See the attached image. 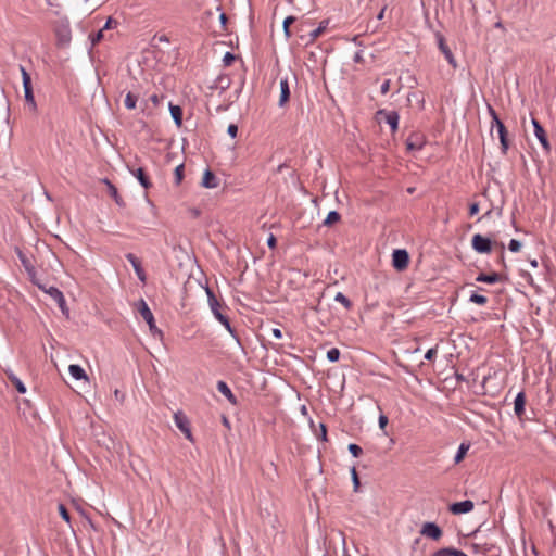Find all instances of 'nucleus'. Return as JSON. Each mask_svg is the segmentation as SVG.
I'll use <instances>...</instances> for the list:
<instances>
[{"label":"nucleus","mask_w":556,"mask_h":556,"mask_svg":"<svg viewBox=\"0 0 556 556\" xmlns=\"http://www.w3.org/2000/svg\"><path fill=\"white\" fill-rule=\"evenodd\" d=\"M207 294V302L208 306L211 308L212 314L214 317L227 329V331L236 339L238 340V337L236 334L235 329L231 327L229 318L226 314H224V311L227 309V306L225 303L218 301L215 293L210 289H205Z\"/></svg>","instance_id":"nucleus-1"},{"label":"nucleus","mask_w":556,"mask_h":556,"mask_svg":"<svg viewBox=\"0 0 556 556\" xmlns=\"http://www.w3.org/2000/svg\"><path fill=\"white\" fill-rule=\"evenodd\" d=\"M35 286H37L40 290H42L45 293H47L60 307L63 315H65L67 318L70 316V309L66 305V301L64 298V294L61 290H59L56 287H47L43 285L37 277L35 276V279H29Z\"/></svg>","instance_id":"nucleus-2"},{"label":"nucleus","mask_w":556,"mask_h":556,"mask_svg":"<svg viewBox=\"0 0 556 556\" xmlns=\"http://www.w3.org/2000/svg\"><path fill=\"white\" fill-rule=\"evenodd\" d=\"M136 308H137L138 313L142 316V318L146 320V323L149 325L150 331L153 334H155V333L161 334V331L155 326V320H154L153 314H152L151 309L149 308L147 302L143 299H140L136 303Z\"/></svg>","instance_id":"nucleus-3"},{"label":"nucleus","mask_w":556,"mask_h":556,"mask_svg":"<svg viewBox=\"0 0 556 556\" xmlns=\"http://www.w3.org/2000/svg\"><path fill=\"white\" fill-rule=\"evenodd\" d=\"M472 249L481 254H488L492 251V242L489 238L476 233L471 240Z\"/></svg>","instance_id":"nucleus-4"},{"label":"nucleus","mask_w":556,"mask_h":556,"mask_svg":"<svg viewBox=\"0 0 556 556\" xmlns=\"http://www.w3.org/2000/svg\"><path fill=\"white\" fill-rule=\"evenodd\" d=\"M176 427L184 433L189 442L194 443L190 421L181 412H176Z\"/></svg>","instance_id":"nucleus-5"},{"label":"nucleus","mask_w":556,"mask_h":556,"mask_svg":"<svg viewBox=\"0 0 556 556\" xmlns=\"http://www.w3.org/2000/svg\"><path fill=\"white\" fill-rule=\"evenodd\" d=\"M409 263V255L406 250L397 249L392 254V265L396 270H404Z\"/></svg>","instance_id":"nucleus-6"},{"label":"nucleus","mask_w":556,"mask_h":556,"mask_svg":"<svg viewBox=\"0 0 556 556\" xmlns=\"http://www.w3.org/2000/svg\"><path fill=\"white\" fill-rule=\"evenodd\" d=\"M442 530L441 528L434 523V522H425L420 529V534L424 536H427L429 539H432L434 541L440 540L442 536Z\"/></svg>","instance_id":"nucleus-7"},{"label":"nucleus","mask_w":556,"mask_h":556,"mask_svg":"<svg viewBox=\"0 0 556 556\" xmlns=\"http://www.w3.org/2000/svg\"><path fill=\"white\" fill-rule=\"evenodd\" d=\"M531 122H532V125H533V128H534V135L538 138V140L540 141L542 148L546 152H549L551 151V144L548 142V139L546 137L544 128L542 127V125L540 124V122L538 119L532 118Z\"/></svg>","instance_id":"nucleus-8"},{"label":"nucleus","mask_w":556,"mask_h":556,"mask_svg":"<svg viewBox=\"0 0 556 556\" xmlns=\"http://www.w3.org/2000/svg\"><path fill=\"white\" fill-rule=\"evenodd\" d=\"M437 39H438V47L440 49V51L444 54L446 61L454 67L456 68L457 67V63H456V60L451 51V49L448 48V46L446 45L445 42V39L442 35L440 34H437Z\"/></svg>","instance_id":"nucleus-9"},{"label":"nucleus","mask_w":556,"mask_h":556,"mask_svg":"<svg viewBox=\"0 0 556 556\" xmlns=\"http://www.w3.org/2000/svg\"><path fill=\"white\" fill-rule=\"evenodd\" d=\"M494 127L497 129V132H498L502 153L506 154L507 150L509 148V143H508V139H507V129L501 119H496Z\"/></svg>","instance_id":"nucleus-10"},{"label":"nucleus","mask_w":556,"mask_h":556,"mask_svg":"<svg viewBox=\"0 0 556 556\" xmlns=\"http://www.w3.org/2000/svg\"><path fill=\"white\" fill-rule=\"evenodd\" d=\"M127 261L132 265V268L141 282H146L147 276L142 268L140 260L132 253L126 254Z\"/></svg>","instance_id":"nucleus-11"},{"label":"nucleus","mask_w":556,"mask_h":556,"mask_svg":"<svg viewBox=\"0 0 556 556\" xmlns=\"http://www.w3.org/2000/svg\"><path fill=\"white\" fill-rule=\"evenodd\" d=\"M473 502L470 500L453 503L450 510L454 515L467 514L473 509Z\"/></svg>","instance_id":"nucleus-12"},{"label":"nucleus","mask_w":556,"mask_h":556,"mask_svg":"<svg viewBox=\"0 0 556 556\" xmlns=\"http://www.w3.org/2000/svg\"><path fill=\"white\" fill-rule=\"evenodd\" d=\"M18 260L21 261L23 267L25 268L26 273L28 274L29 279H35V276L37 275V271L31 264L30 260L23 253V251L18 248L15 249Z\"/></svg>","instance_id":"nucleus-13"},{"label":"nucleus","mask_w":556,"mask_h":556,"mask_svg":"<svg viewBox=\"0 0 556 556\" xmlns=\"http://www.w3.org/2000/svg\"><path fill=\"white\" fill-rule=\"evenodd\" d=\"M525 405H526V394H525V392H519L514 401V412L518 418H521L523 416Z\"/></svg>","instance_id":"nucleus-14"},{"label":"nucleus","mask_w":556,"mask_h":556,"mask_svg":"<svg viewBox=\"0 0 556 556\" xmlns=\"http://www.w3.org/2000/svg\"><path fill=\"white\" fill-rule=\"evenodd\" d=\"M218 178L215 176V174L212 173L210 169H206L203 175L201 185L204 188L213 189L218 187Z\"/></svg>","instance_id":"nucleus-15"},{"label":"nucleus","mask_w":556,"mask_h":556,"mask_svg":"<svg viewBox=\"0 0 556 556\" xmlns=\"http://www.w3.org/2000/svg\"><path fill=\"white\" fill-rule=\"evenodd\" d=\"M5 375L10 382L15 387L18 393L24 394L26 392L25 384L11 369H7Z\"/></svg>","instance_id":"nucleus-16"},{"label":"nucleus","mask_w":556,"mask_h":556,"mask_svg":"<svg viewBox=\"0 0 556 556\" xmlns=\"http://www.w3.org/2000/svg\"><path fill=\"white\" fill-rule=\"evenodd\" d=\"M103 182L108 186L109 194L114 199L118 206H125V202L118 194L117 188L108 179H103Z\"/></svg>","instance_id":"nucleus-17"},{"label":"nucleus","mask_w":556,"mask_h":556,"mask_svg":"<svg viewBox=\"0 0 556 556\" xmlns=\"http://www.w3.org/2000/svg\"><path fill=\"white\" fill-rule=\"evenodd\" d=\"M217 390L224 395L227 397V400L231 403V404H237V399L236 396L233 395L232 391L230 390V388L228 387V384L225 382V381H218L217 382Z\"/></svg>","instance_id":"nucleus-18"},{"label":"nucleus","mask_w":556,"mask_h":556,"mask_svg":"<svg viewBox=\"0 0 556 556\" xmlns=\"http://www.w3.org/2000/svg\"><path fill=\"white\" fill-rule=\"evenodd\" d=\"M132 174L144 189L151 187L150 178L146 173L144 168L138 167L136 170H132Z\"/></svg>","instance_id":"nucleus-19"},{"label":"nucleus","mask_w":556,"mask_h":556,"mask_svg":"<svg viewBox=\"0 0 556 556\" xmlns=\"http://www.w3.org/2000/svg\"><path fill=\"white\" fill-rule=\"evenodd\" d=\"M68 371H70L71 376L76 380H83V379L88 380V376H87L85 369L80 365H77V364L70 365Z\"/></svg>","instance_id":"nucleus-20"},{"label":"nucleus","mask_w":556,"mask_h":556,"mask_svg":"<svg viewBox=\"0 0 556 556\" xmlns=\"http://www.w3.org/2000/svg\"><path fill=\"white\" fill-rule=\"evenodd\" d=\"M290 97V89H289V83L287 78H283L280 80V99H279V105L283 106L286 102L289 100Z\"/></svg>","instance_id":"nucleus-21"},{"label":"nucleus","mask_w":556,"mask_h":556,"mask_svg":"<svg viewBox=\"0 0 556 556\" xmlns=\"http://www.w3.org/2000/svg\"><path fill=\"white\" fill-rule=\"evenodd\" d=\"M478 282L496 283L501 280V276L496 273L493 274H480L476 278Z\"/></svg>","instance_id":"nucleus-22"},{"label":"nucleus","mask_w":556,"mask_h":556,"mask_svg":"<svg viewBox=\"0 0 556 556\" xmlns=\"http://www.w3.org/2000/svg\"><path fill=\"white\" fill-rule=\"evenodd\" d=\"M399 119L400 116L395 111H391L386 114V123L391 127L392 131L397 129Z\"/></svg>","instance_id":"nucleus-23"},{"label":"nucleus","mask_w":556,"mask_h":556,"mask_svg":"<svg viewBox=\"0 0 556 556\" xmlns=\"http://www.w3.org/2000/svg\"><path fill=\"white\" fill-rule=\"evenodd\" d=\"M20 72L22 75L24 91L28 90V89L31 90L33 85H31V77H30L29 73L26 71V68L23 65H20Z\"/></svg>","instance_id":"nucleus-24"},{"label":"nucleus","mask_w":556,"mask_h":556,"mask_svg":"<svg viewBox=\"0 0 556 556\" xmlns=\"http://www.w3.org/2000/svg\"><path fill=\"white\" fill-rule=\"evenodd\" d=\"M328 24H329V21L324 20L320 22L319 26L316 29H314L309 33L311 42L316 40L326 30V28L328 27Z\"/></svg>","instance_id":"nucleus-25"},{"label":"nucleus","mask_w":556,"mask_h":556,"mask_svg":"<svg viewBox=\"0 0 556 556\" xmlns=\"http://www.w3.org/2000/svg\"><path fill=\"white\" fill-rule=\"evenodd\" d=\"M24 98H25V101H26L27 105L29 106L30 111L36 113L37 112V103L35 101L33 89L25 90Z\"/></svg>","instance_id":"nucleus-26"},{"label":"nucleus","mask_w":556,"mask_h":556,"mask_svg":"<svg viewBox=\"0 0 556 556\" xmlns=\"http://www.w3.org/2000/svg\"><path fill=\"white\" fill-rule=\"evenodd\" d=\"M422 141L418 136H410L406 141L408 150H420L422 148Z\"/></svg>","instance_id":"nucleus-27"},{"label":"nucleus","mask_w":556,"mask_h":556,"mask_svg":"<svg viewBox=\"0 0 556 556\" xmlns=\"http://www.w3.org/2000/svg\"><path fill=\"white\" fill-rule=\"evenodd\" d=\"M469 447H470V445L468 443H462L459 445V447L457 450V453H456V455L454 457V463L455 464H459L464 459V457H465L466 453L468 452Z\"/></svg>","instance_id":"nucleus-28"},{"label":"nucleus","mask_w":556,"mask_h":556,"mask_svg":"<svg viewBox=\"0 0 556 556\" xmlns=\"http://www.w3.org/2000/svg\"><path fill=\"white\" fill-rule=\"evenodd\" d=\"M230 86V79L226 76H218L215 81V88L220 89V93L228 89Z\"/></svg>","instance_id":"nucleus-29"},{"label":"nucleus","mask_w":556,"mask_h":556,"mask_svg":"<svg viewBox=\"0 0 556 556\" xmlns=\"http://www.w3.org/2000/svg\"><path fill=\"white\" fill-rule=\"evenodd\" d=\"M137 101L138 96L132 92H128L125 97L124 104L128 110H132L136 108Z\"/></svg>","instance_id":"nucleus-30"},{"label":"nucleus","mask_w":556,"mask_h":556,"mask_svg":"<svg viewBox=\"0 0 556 556\" xmlns=\"http://www.w3.org/2000/svg\"><path fill=\"white\" fill-rule=\"evenodd\" d=\"M341 218L340 214L337 211H330L327 215V217L324 220L325 226H331L339 222Z\"/></svg>","instance_id":"nucleus-31"},{"label":"nucleus","mask_w":556,"mask_h":556,"mask_svg":"<svg viewBox=\"0 0 556 556\" xmlns=\"http://www.w3.org/2000/svg\"><path fill=\"white\" fill-rule=\"evenodd\" d=\"M334 301L341 303L346 309L352 307V302L342 292L336 294Z\"/></svg>","instance_id":"nucleus-32"},{"label":"nucleus","mask_w":556,"mask_h":556,"mask_svg":"<svg viewBox=\"0 0 556 556\" xmlns=\"http://www.w3.org/2000/svg\"><path fill=\"white\" fill-rule=\"evenodd\" d=\"M470 302L476 303L478 305H485L488 303V299L484 295L472 293L469 299Z\"/></svg>","instance_id":"nucleus-33"},{"label":"nucleus","mask_w":556,"mask_h":556,"mask_svg":"<svg viewBox=\"0 0 556 556\" xmlns=\"http://www.w3.org/2000/svg\"><path fill=\"white\" fill-rule=\"evenodd\" d=\"M58 509H59V514H60L61 518L64 521H66L67 523H70L71 522V515H70L67 508L65 507V505L64 504H59Z\"/></svg>","instance_id":"nucleus-34"},{"label":"nucleus","mask_w":556,"mask_h":556,"mask_svg":"<svg viewBox=\"0 0 556 556\" xmlns=\"http://www.w3.org/2000/svg\"><path fill=\"white\" fill-rule=\"evenodd\" d=\"M327 358L329 362L334 363L340 358V351L337 348H332L327 352Z\"/></svg>","instance_id":"nucleus-35"},{"label":"nucleus","mask_w":556,"mask_h":556,"mask_svg":"<svg viewBox=\"0 0 556 556\" xmlns=\"http://www.w3.org/2000/svg\"><path fill=\"white\" fill-rule=\"evenodd\" d=\"M454 547H444L434 552L431 556H453Z\"/></svg>","instance_id":"nucleus-36"},{"label":"nucleus","mask_w":556,"mask_h":556,"mask_svg":"<svg viewBox=\"0 0 556 556\" xmlns=\"http://www.w3.org/2000/svg\"><path fill=\"white\" fill-rule=\"evenodd\" d=\"M103 29L101 28L100 30H98L96 34L93 35H90V40H91V45L94 47L96 45H98L104 37L103 35Z\"/></svg>","instance_id":"nucleus-37"},{"label":"nucleus","mask_w":556,"mask_h":556,"mask_svg":"<svg viewBox=\"0 0 556 556\" xmlns=\"http://www.w3.org/2000/svg\"><path fill=\"white\" fill-rule=\"evenodd\" d=\"M295 21V18L293 16H288L285 21H283V31H285V35L287 37H290L291 36V31H290V24H292L293 22Z\"/></svg>","instance_id":"nucleus-38"},{"label":"nucleus","mask_w":556,"mask_h":556,"mask_svg":"<svg viewBox=\"0 0 556 556\" xmlns=\"http://www.w3.org/2000/svg\"><path fill=\"white\" fill-rule=\"evenodd\" d=\"M349 452L354 456V457H358L362 453H363V450L361 446H358L357 444L355 443H351L349 444Z\"/></svg>","instance_id":"nucleus-39"},{"label":"nucleus","mask_w":556,"mask_h":556,"mask_svg":"<svg viewBox=\"0 0 556 556\" xmlns=\"http://www.w3.org/2000/svg\"><path fill=\"white\" fill-rule=\"evenodd\" d=\"M153 42L157 47L160 42L169 43L170 42V38L167 35H164V34L155 35L153 37Z\"/></svg>","instance_id":"nucleus-40"},{"label":"nucleus","mask_w":556,"mask_h":556,"mask_svg":"<svg viewBox=\"0 0 556 556\" xmlns=\"http://www.w3.org/2000/svg\"><path fill=\"white\" fill-rule=\"evenodd\" d=\"M508 249L514 253L519 252L521 249V242L516 239H511L508 243Z\"/></svg>","instance_id":"nucleus-41"},{"label":"nucleus","mask_w":556,"mask_h":556,"mask_svg":"<svg viewBox=\"0 0 556 556\" xmlns=\"http://www.w3.org/2000/svg\"><path fill=\"white\" fill-rule=\"evenodd\" d=\"M488 112L492 118L491 128H494V124L496 123V119H500V117L493 106L490 104H488Z\"/></svg>","instance_id":"nucleus-42"},{"label":"nucleus","mask_w":556,"mask_h":556,"mask_svg":"<svg viewBox=\"0 0 556 556\" xmlns=\"http://www.w3.org/2000/svg\"><path fill=\"white\" fill-rule=\"evenodd\" d=\"M184 164L176 166V185L179 184L184 178Z\"/></svg>","instance_id":"nucleus-43"},{"label":"nucleus","mask_w":556,"mask_h":556,"mask_svg":"<svg viewBox=\"0 0 556 556\" xmlns=\"http://www.w3.org/2000/svg\"><path fill=\"white\" fill-rule=\"evenodd\" d=\"M118 22L114 20L113 17H109L104 26L102 27L103 30L115 28L117 26Z\"/></svg>","instance_id":"nucleus-44"},{"label":"nucleus","mask_w":556,"mask_h":556,"mask_svg":"<svg viewBox=\"0 0 556 556\" xmlns=\"http://www.w3.org/2000/svg\"><path fill=\"white\" fill-rule=\"evenodd\" d=\"M182 122V110L179 105H176V127H179Z\"/></svg>","instance_id":"nucleus-45"},{"label":"nucleus","mask_w":556,"mask_h":556,"mask_svg":"<svg viewBox=\"0 0 556 556\" xmlns=\"http://www.w3.org/2000/svg\"><path fill=\"white\" fill-rule=\"evenodd\" d=\"M437 353H438L437 348H431V349H429V350L426 352V354H425V359H427V361H432V359L435 357Z\"/></svg>","instance_id":"nucleus-46"},{"label":"nucleus","mask_w":556,"mask_h":556,"mask_svg":"<svg viewBox=\"0 0 556 556\" xmlns=\"http://www.w3.org/2000/svg\"><path fill=\"white\" fill-rule=\"evenodd\" d=\"M351 475H352L354 489L357 490V488L359 486V479H358L357 471H356L355 467L352 468Z\"/></svg>","instance_id":"nucleus-47"},{"label":"nucleus","mask_w":556,"mask_h":556,"mask_svg":"<svg viewBox=\"0 0 556 556\" xmlns=\"http://www.w3.org/2000/svg\"><path fill=\"white\" fill-rule=\"evenodd\" d=\"M227 134L231 137V138H235L238 134V126L235 125V124H230L227 128Z\"/></svg>","instance_id":"nucleus-48"},{"label":"nucleus","mask_w":556,"mask_h":556,"mask_svg":"<svg viewBox=\"0 0 556 556\" xmlns=\"http://www.w3.org/2000/svg\"><path fill=\"white\" fill-rule=\"evenodd\" d=\"M233 60H235V55L231 52H226V54L224 55V59H223L224 64L226 66H229Z\"/></svg>","instance_id":"nucleus-49"},{"label":"nucleus","mask_w":556,"mask_h":556,"mask_svg":"<svg viewBox=\"0 0 556 556\" xmlns=\"http://www.w3.org/2000/svg\"><path fill=\"white\" fill-rule=\"evenodd\" d=\"M390 85H391V83H390V80H389V79H387V80H384V81L382 83V85H381V87H380V91H381V93H382V94H387V93L389 92V90H390Z\"/></svg>","instance_id":"nucleus-50"},{"label":"nucleus","mask_w":556,"mask_h":556,"mask_svg":"<svg viewBox=\"0 0 556 556\" xmlns=\"http://www.w3.org/2000/svg\"><path fill=\"white\" fill-rule=\"evenodd\" d=\"M479 213V204L477 202L471 203L469 206V215L473 216Z\"/></svg>","instance_id":"nucleus-51"},{"label":"nucleus","mask_w":556,"mask_h":556,"mask_svg":"<svg viewBox=\"0 0 556 556\" xmlns=\"http://www.w3.org/2000/svg\"><path fill=\"white\" fill-rule=\"evenodd\" d=\"M388 425V417L386 415H380L379 416V428L381 430H384V428L387 427Z\"/></svg>","instance_id":"nucleus-52"},{"label":"nucleus","mask_w":556,"mask_h":556,"mask_svg":"<svg viewBox=\"0 0 556 556\" xmlns=\"http://www.w3.org/2000/svg\"><path fill=\"white\" fill-rule=\"evenodd\" d=\"M267 245L270 248V249H275L276 245H277V240H276V237L271 233L268 239H267Z\"/></svg>","instance_id":"nucleus-53"},{"label":"nucleus","mask_w":556,"mask_h":556,"mask_svg":"<svg viewBox=\"0 0 556 556\" xmlns=\"http://www.w3.org/2000/svg\"><path fill=\"white\" fill-rule=\"evenodd\" d=\"M188 213L192 218H197L200 215V211L195 207L189 208Z\"/></svg>","instance_id":"nucleus-54"},{"label":"nucleus","mask_w":556,"mask_h":556,"mask_svg":"<svg viewBox=\"0 0 556 556\" xmlns=\"http://www.w3.org/2000/svg\"><path fill=\"white\" fill-rule=\"evenodd\" d=\"M353 61H354L355 63H361V62L363 61V52H362V51H357V52L354 54Z\"/></svg>","instance_id":"nucleus-55"},{"label":"nucleus","mask_w":556,"mask_h":556,"mask_svg":"<svg viewBox=\"0 0 556 556\" xmlns=\"http://www.w3.org/2000/svg\"><path fill=\"white\" fill-rule=\"evenodd\" d=\"M271 333H273V337L276 338V339H281L282 338V332L278 328H274L271 330Z\"/></svg>","instance_id":"nucleus-56"},{"label":"nucleus","mask_w":556,"mask_h":556,"mask_svg":"<svg viewBox=\"0 0 556 556\" xmlns=\"http://www.w3.org/2000/svg\"><path fill=\"white\" fill-rule=\"evenodd\" d=\"M219 21H220V24H222L223 26H225V25H226V23H227V16H226V14H225L224 12H222V13L219 14Z\"/></svg>","instance_id":"nucleus-57"},{"label":"nucleus","mask_w":556,"mask_h":556,"mask_svg":"<svg viewBox=\"0 0 556 556\" xmlns=\"http://www.w3.org/2000/svg\"><path fill=\"white\" fill-rule=\"evenodd\" d=\"M320 429H321V439L326 440V435H327L326 426L324 424H321Z\"/></svg>","instance_id":"nucleus-58"},{"label":"nucleus","mask_w":556,"mask_h":556,"mask_svg":"<svg viewBox=\"0 0 556 556\" xmlns=\"http://www.w3.org/2000/svg\"><path fill=\"white\" fill-rule=\"evenodd\" d=\"M453 556H468L467 554H465L463 551L460 549H456L454 548V554Z\"/></svg>","instance_id":"nucleus-59"},{"label":"nucleus","mask_w":556,"mask_h":556,"mask_svg":"<svg viewBox=\"0 0 556 556\" xmlns=\"http://www.w3.org/2000/svg\"><path fill=\"white\" fill-rule=\"evenodd\" d=\"M168 110L170 112L172 117L174 118V102L173 101L168 102Z\"/></svg>","instance_id":"nucleus-60"},{"label":"nucleus","mask_w":556,"mask_h":556,"mask_svg":"<svg viewBox=\"0 0 556 556\" xmlns=\"http://www.w3.org/2000/svg\"><path fill=\"white\" fill-rule=\"evenodd\" d=\"M530 265H531V267L536 268L538 267V261L536 260L530 261Z\"/></svg>","instance_id":"nucleus-61"},{"label":"nucleus","mask_w":556,"mask_h":556,"mask_svg":"<svg viewBox=\"0 0 556 556\" xmlns=\"http://www.w3.org/2000/svg\"><path fill=\"white\" fill-rule=\"evenodd\" d=\"M185 256H186L187 263L188 264H192V260H191V257L187 253H185Z\"/></svg>","instance_id":"nucleus-62"},{"label":"nucleus","mask_w":556,"mask_h":556,"mask_svg":"<svg viewBox=\"0 0 556 556\" xmlns=\"http://www.w3.org/2000/svg\"><path fill=\"white\" fill-rule=\"evenodd\" d=\"M151 100L154 102V103H159V97L157 96H152L151 97Z\"/></svg>","instance_id":"nucleus-63"},{"label":"nucleus","mask_w":556,"mask_h":556,"mask_svg":"<svg viewBox=\"0 0 556 556\" xmlns=\"http://www.w3.org/2000/svg\"><path fill=\"white\" fill-rule=\"evenodd\" d=\"M383 16V10L379 13L378 18H382Z\"/></svg>","instance_id":"nucleus-64"}]
</instances>
